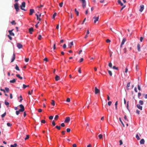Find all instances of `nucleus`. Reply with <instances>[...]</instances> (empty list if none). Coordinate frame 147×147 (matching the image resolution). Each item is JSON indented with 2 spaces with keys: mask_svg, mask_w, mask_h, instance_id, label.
I'll return each instance as SVG.
<instances>
[{
  "mask_svg": "<svg viewBox=\"0 0 147 147\" xmlns=\"http://www.w3.org/2000/svg\"><path fill=\"white\" fill-rule=\"evenodd\" d=\"M25 2L24 1L22 3L21 5L20 6V7L21 8V9L24 11H26V10L24 8L25 7Z\"/></svg>",
  "mask_w": 147,
  "mask_h": 147,
  "instance_id": "f257e3e1",
  "label": "nucleus"
},
{
  "mask_svg": "<svg viewBox=\"0 0 147 147\" xmlns=\"http://www.w3.org/2000/svg\"><path fill=\"white\" fill-rule=\"evenodd\" d=\"M14 7L15 9H16V11L18 12L19 10L20 9L19 8L18 3H17L14 5Z\"/></svg>",
  "mask_w": 147,
  "mask_h": 147,
  "instance_id": "f03ea898",
  "label": "nucleus"
},
{
  "mask_svg": "<svg viewBox=\"0 0 147 147\" xmlns=\"http://www.w3.org/2000/svg\"><path fill=\"white\" fill-rule=\"evenodd\" d=\"M19 107L20 108V109L19 110L21 112H23L24 111V107L22 104L20 105Z\"/></svg>",
  "mask_w": 147,
  "mask_h": 147,
  "instance_id": "7ed1b4c3",
  "label": "nucleus"
},
{
  "mask_svg": "<svg viewBox=\"0 0 147 147\" xmlns=\"http://www.w3.org/2000/svg\"><path fill=\"white\" fill-rule=\"evenodd\" d=\"M99 16L96 17V16L93 17V19L94 20V23H96L97 21L98 20Z\"/></svg>",
  "mask_w": 147,
  "mask_h": 147,
  "instance_id": "20e7f679",
  "label": "nucleus"
},
{
  "mask_svg": "<svg viewBox=\"0 0 147 147\" xmlns=\"http://www.w3.org/2000/svg\"><path fill=\"white\" fill-rule=\"evenodd\" d=\"M80 1H82V7L84 8L85 7L86 5V2L85 0H80Z\"/></svg>",
  "mask_w": 147,
  "mask_h": 147,
  "instance_id": "39448f33",
  "label": "nucleus"
},
{
  "mask_svg": "<svg viewBox=\"0 0 147 147\" xmlns=\"http://www.w3.org/2000/svg\"><path fill=\"white\" fill-rule=\"evenodd\" d=\"M70 121V118L69 117H66L65 120L64 121L66 123H68Z\"/></svg>",
  "mask_w": 147,
  "mask_h": 147,
  "instance_id": "423d86ee",
  "label": "nucleus"
},
{
  "mask_svg": "<svg viewBox=\"0 0 147 147\" xmlns=\"http://www.w3.org/2000/svg\"><path fill=\"white\" fill-rule=\"evenodd\" d=\"M100 92V90L97 88L96 87H95V93L96 94H98Z\"/></svg>",
  "mask_w": 147,
  "mask_h": 147,
  "instance_id": "0eeeda50",
  "label": "nucleus"
},
{
  "mask_svg": "<svg viewBox=\"0 0 147 147\" xmlns=\"http://www.w3.org/2000/svg\"><path fill=\"white\" fill-rule=\"evenodd\" d=\"M126 41V39L125 38H124L122 41V42H121V45H120V47H122V46L124 44L125 42Z\"/></svg>",
  "mask_w": 147,
  "mask_h": 147,
  "instance_id": "6e6552de",
  "label": "nucleus"
},
{
  "mask_svg": "<svg viewBox=\"0 0 147 147\" xmlns=\"http://www.w3.org/2000/svg\"><path fill=\"white\" fill-rule=\"evenodd\" d=\"M144 5H140V9L139 11L140 12H142L144 9Z\"/></svg>",
  "mask_w": 147,
  "mask_h": 147,
  "instance_id": "1a4fd4ad",
  "label": "nucleus"
},
{
  "mask_svg": "<svg viewBox=\"0 0 147 147\" xmlns=\"http://www.w3.org/2000/svg\"><path fill=\"white\" fill-rule=\"evenodd\" d=\"M13 30V29H12L11 30H8V32L9 33V34L11 36H14V34L12 32V31Z\"/></svg>",
  "mask_w": 147,
  "mask_h": 147,
  "instance_id": "9d476101",
  "label": "nucleus"
},
{
  "mask_svg": "<svg viewBox=\"0 0 147 147\" xmlns=\"http://www.w3.org/2000/svg\"><path fill=\"white\" fill-rule=\"evenodd\" d=\"M17 47L19 49H21L22 47V45L20 43H18L17 45Z\"/></svg>",
  "mask_w": 147,
  "mask_h": 147,
  "instance_id": "9b49d317",
  "label": "nucleus"
},
{
  "mask_svg": "<svg viewBox=\"0 0 147 147\" xmlns=\"http://www.w3.org/2000/svg\"><path fill=\"white\" fill-rule=\"evenodd\" d=\"M30 13H29V15H31L34 12V10L33 9H31L30 10Z\"/></svg>",
  "mask_w": 147,
  "mask_h": 147,
  "instance_id": "f8f14e48",
  "label": "nucleus"
},
{
  "mask_svg": "<svg viewBox=\"0 0 147 147\" xmlns=\"http://www.w3.org/2000/svg\"><path fill=\"white\" fill-rule=\"evenodd\" d=\"M34 29L33 28H30L29 29V31L30 34H32V32L33 31Z\"/></svg>",
  "mask_w": 147,
  "mask_h": 147,
  "instance_id": "ddd939ff",
  "label": "nucleus"
},
{
  "mask_svg": "<svg viewBox=\"0 0 147 147\" xmlns=\"http://www.w3.org/2000/svg\"><path fill=\"white\" fill-rule=\"evenodd\" d=\"M15 58H16L15 55L14 53H13V57L11 61V62H13L14 61V60L15 59Z\"/></svg>",
  "mask_w": 147,
  "mask_h": 147,
  "instance_id": "4468645a",
  "label": "nucleus"
},
{
  "mask_svg": "<svg viewBox=\"0 0 147 147\" xmlns=\"http://www.w3.org/2000/svg\"><path fill=\"white\" fill-rule=\"evenodd\" d=\"M137 108L140 110H142V106H140L139 104H137Z\"/></svg>",
  "mask_w": 147,
  "mask_h": 147,
  "instance_id": "2eb2a0df",
  "label": "nucleus"
},
{
  "mask_svg": "<svg viewBox=\"0 0 147 147\" xmlns=\"http://www.w3.org/2000/svg\"><path fill=\"white\" fill-rule=\"evenodd\" d=\"M137 49L138 50V51H140V45L138 43L137 44Z\"/></svg>",
  "mask_w": 147,
  "mask_h": 147,
  "instance_id": "dca6fc26",
  "label": "nucleus"
},
{
  "mask_svg": "<svg viewBox=\"0 0 147 147\" xmlns=\"http://www.w3.org/2000/svg\"><path fill=\"white\" fill-rule=\"evenodd\" d=\"M55 79L56 81H58L60 80V77L59 76L56 75L55 77Z\"/></svg>",
  "mask_w": 147,
  "mask_h": 147,
  "instance_id": "f3484780",
  "label": "nucleus"
},
{
  "mask_svg": "<svg viewBox=\"0 0 147 147\" xmlns=\"http://www.w3.org/2000/svg\"><path fill=\"white\" fill-rule=\"evenodd\" d=\"M140 143L141 144H143L144 143V140L143 139H142L140 141Z\"/></svg>",
  "mask_w": 147,
  "mask_h": 147,
  "instance_id": "a211bd4d",
  "label": "nucleus"
},
{
  "mask_svg": "<svg viewBox=\"0 0 147 147\" xmlns=\"http://www.w3.org/2000/svg\"><path fill=\"white\" fill-rule=\"evenodd\" d=\"M117 2L119 4H120L121 5V6H123V4L121 2V1L120 0H118L117 1Z\"/></svg>",
  "mask_w": 147,
  "mask_h": 147,
  "instance_id": "6ab92c4d",
  "label": "nucleus"
},
{
  "mask_svg": "<svg viewBox=\"0 0 147 147\" xmlns=\"http://www.w3.org/2000/svg\"><path fill=\"white\" fill-rule=\"evenodd\" d=\"M75 12L77 16H79V11H78L76 8L74 9Z\"/></svg>",
  "mask_w": 147,
  "mask_h": 147,
  "instance_id": "aec40b11",
  "label": "nucleus"
},
{
  "mask_svg": "<svg viewBox=\"0 0 147 147\" xmlns=\"http://www.w3.org/2000/svg\"><path fill=\"white\" fill-rule=\"evenodd\" d=\"M16 80L15 79H13L12 80H11L10 81V82L11 83H14L16 82Z\"/></svg>",
  "mask_w": 147,
  "mask_h": 147,
  "instance_id": "412c9836",
  "label": "nucleus"
},
{
  "mask_svg": "<svg viewBox=\"0 0 147 147\" xmlns=\"http://www.w3.org/2000/svg\"><path fill=\"white\" fill-rule=\"evenodd\" d=\"M73 45V42L72 41L70 43V45H69V48H70L71 47V46Z\"/></svg>",
  "mask_w": 147,
  "mask_h": 147,
  "instance_id": "4be33fe9",
  "label": "nucleus"
},
{
  "mask_svg": "<svg viewBox=\"0 0 147 147\" xmlns=\"http://www.w3.org/2000/svg\"><path fill=\"white\" fill-rule=\"evenodd\" d=\"M16 76L17 77H18L21 80L22 79V77H21L19 74H17L16 75Z\"/></svg>",
  "mask_w": 147,
  "mask_h": 147,
  "instance_id": "5701e85b",
  "label": "nucleus"
},
{
  "mask_svg": "<svg viewBox=\"0 0 147 147\" xmlns=\"http://www.w3.org/2000/svg\"><path fill=\"white\" fill-rule=\"evenodd\" d=\"M35 15L37 17V20H38L39 21H40L41 20V19L40 18H39L38 15L36 13V14Z\"/></svg>",
  "mask_w": 147,
  "mask_h": 147,
  "instance_id": "b1692460",
  "label": "nucleus"
},
{
  "mask_svg": "<svg viewBox=\"0 0 147 147\" xmlns=\"http://www.w3.org/2000/svg\"><path fill=\"white\" fill-rule=\"evenodd\" d=\"M17 146V144L16 143H15L13 145H11L10 147H16Z\"/></svg>",
  "mask_w": 147,
  "mask_h": 147,
  "instance_id": "393cba45",
  "label": "nucleus"
},
{
  "mask_svg": "<svg viewBox=\"0 0 147 147\" xmlns=\"http://www.w3.org/2000/svg\"><path fill=\"white\" fill-rule=\"evenodd\" d=\"M52 102L51 103V104L53 105V106H54L55 105V102L54 100H51Z\"/></svg>",
  "mask_w": 147,
  "mask_h": 147,
  "instance_id": "a878e982",
  "label": "nucleus"
},
{
  "mask_svg": "<svg viewBox=\"0 0 147 147\" xmlns=\"http://www.w3.org/2000/svg\"><path fill=\"white\" fill-rule=\"evenodd\" d=\"M108 72L110 76H112V74L111 71L108 70Z\"/></svg>",
  "mask_w": 147,
  "mask_h": 147,
  "instance_id": "bb28decb",
  "label": "nucleus"
},
{
  "mask_svg": "<svg viewBox=\"0 0 147 147\" xmlns=\"http://www.w3.org/2000/svg\"><path fill=\"white\" fill-rule=\"evenodd\" d=\"M119 120H120V122H121V124H122V125L124 127L125 126V125H124L123 123V122L122 121L121 119V118L120 117L119 118Z\"/></svg>",
  "mask_w": 147,
  "mask_h": 147,
  "instance_id": "cd10ccee",
  "label": "nucleus"
},
{
  "mask_svg": "<svg viewBox=\"0 0 147 147\" xmlns=\"http://www.w3.org/2000/svg\"><path fill=\"white\" fill-rule=\"evenodd\" d=\"M5 104L7 106V107H8L9 104V103L8 102H7L6 101H5Z\"/></svg>",
  "mask_w": 147,
  "mask_h": 147,
  "instance_id": "c85d7f7f",
  "label": "nucleus"
},
{
  "mask_svg": "<svg viewBox=\"0 0 147 147\" xmlns=\"http://www.w3.org/2000/svg\"><path fill=\"white\" fill-rule=\"evenodd\" d=\"M56 15H57V13L56 12H55L52 18L54 19L55 18V16H56Z\"/></svg>",
  "mask_w": 147,
  "mask_h": 147,
  "instance_id": "c756f323",
  "label": "nucleus"
},
{
  "mask_svg": "<svg viewBox=\"0 0 147 147\" xmlns=\"http://www.w3.org/2000/svg\"><path fill=\"white\" fill-rule=\"evenodd\" d=\"M23 88L24 89L25 88L27 87H28L29 86V85H26L24 84H23Z\"/></svg>",
  "mask_w": 147,
  "mask_h": 147,
  "instance_id": "7c9ffc66",
  "label": "nucleus"
},
{
  "mask_svg": "<svg viewBox=\"0 0 147 147\" xmlns=\"http://www.w3.org/2000/svg\"><path fill=\"white\" fill-rule=\"evenodd\" d=\"M139 103L141 105H142L143 104V101L142 100H140L139 101Z\"/></svg>",
  "mask_w": 147,
  "mask_h": 147,
  "instance_id": "2f4dec72",
  "label": "nucleus"
},
{
  "mask_svg": "<svg viewBox=\"0 0 147 147\" xmlns=\"http://www.w3.org/2000/svg\"><path fill=\"white\" fill-rule=\"evenodd\" d=\"M15 69L16 70L19 71L20 70V69L19 68V67L17 65H16V67H15Z\"/></svg>",
  "mask_w": 147,
  "mask_h": 147,
  "instance_id": "473e14b6",
  "label": "nucleus"
},
{
  "mask_svg": "<svg viewBox=\"0 0 147 147\" xmlns=\"http://www.w3.org/2000/svg\"><path fill=\"white\" fill-rule=\"evenodd\" d=\"M11 23L12 25H16V23L15 22V21L14 20H13L12 22H11Z\"/></svg>",
  "mask_w": 147,
  "mask_h": 147,
  "instance_id": "72a5a7b5",
  "label": "nucleus"
},
{
  "mask_svg": "<svg viewBox=\"0 0 147 147\" xmlns=\"http://www.w3.org/2000/svg\"><path fill=\"white\" fill-rule=\"evenodd\" d=\"M6 114V112L4 113L2 115L1 117L2 118L4 117L5 116Z\"/></svg>",
  "mask_w": 147,
  "mask_h": 147,
  "instance_id": "f704fd0d",
  "label": "nucleus"
},
{
  "mask_svg": "<svg viewBox=\"0 0 147 147\" xmlns=\"http://www.w3.org/2000/svg\"><path fill=\"white\" fill-rule=\"evenodd\" d=\"M55 128H57L59 130H60L61 129V126L57 125L55 126Z\"/></svg>",
  "mask_w": 147,
  "mask_h": 147,
  "instance_id": "c9c22d12",
  "label": "nucleus"
},
{
  "mask_svg": "<svg viewBox=\"0 0 147 147\" xmlns=\"http://www.w3.org/2000/svg\"><path fill=\"white\" fill-rule=\"evenodd\" d=\"M21 112L20 110H19L18 111H16V113L17 115H18L20 113V112Z\"/></svg>",
  "mask_w": 147,
  "mask_h": 147,
  "instance_id": "e433bc0d",
  "label": "nucleus"
},
{
  "mask_svg": "<svg viewBox=\"0 0 147 147\" xmlns=\"http://www.w3.org/2000/svg\"><path fill=\"white\" fill-rule=\"evenodd\" d=\"M99 138V139H101L102 138L103 136L102 134H100L98 135V136Z\"/></svg>",
  "mask_w": 147,
  "mask_h": 147,
  "instance_id": "4c0bfd02",
  "label": "nucleus"
},
{
  "mask_svg": "<svg viewBox=\"0 0 147 147\" xmlns=\"http://www.w3.org/2000/svg\"><path fill=\"white\" fill-rule=\"evenodd\" d=\"M124 119L125 120L127 121H128V119L127 118V117L126 115H124Z\"/></svg>",
  "mask_w": 147,
  "mask_h": 147,
  "instance_id": "58836bf2",
  "label": "nucleus"
},
{
  "mask_svg": "<svg viewBox=\"0 0 147 147\" xmlns=\"http://www.w3.org/2000/svg\"><path fill=\"white\" fill-rule=\"evenodd\" d=\"M136 138L138 140H139L140 139V138L139 137V136L138 134H137L136 135Z\"/></svg>",
  "mask_w": 147,
  "mask_h": 147,
  "instance_id": "ea45409f",
  "label": "nucleus"
},
{
  "mask_svg": "<svg viewBox=\"0 0 147 147\" xmlns=\"http://www.w3.org/2000/svg\"><path fill=\"white\" fill-rule=\"evenodd\" d=\"M5 91H6L7 92H9V88L7 87H6L5 88Z\"/></svg>",
  "mask_w": 147,
  "mask_h": 147,
  "instance_id": "a19ab883",
  "label": "nucleus"
},
{
  "mask_svg": "<svg viewBox=\"0 0 147 147\" xmlns=\"http://www.w3.org/2000/svg\"><path fill=\"white\" fill-rule=\"evenodd\" d=\"M113 68L114 69H115L116 70H118V67H116L115 66H114L113 67Z\"/></svg>",
  "mask_w": 147,
  "mask_h": 147,
  "instance_id": "79ce46f5",
  "label": "nucleus"
},
{
  "mask_svg": "<svg viewBox=\"0 0 147 147\" xmlns=\"http://www.w3.org/2000/svg\"><path fill=\"white\" fill-rule=\"evenodd\" d=\"M59 118V116L58 115H56L55 116V120H57Z\"/></svg>",
  "mask_w": 147,
  "mask_h": 147,
  "instance_id": "37998d69",
  "label": "nucleus"
},
{
  "mask_svg": "<svg viewBox=\"0 0 147 147\" xmlns=\"http://www.w3.org/2000/svg\"><path fill=\"white\" fill-rule=\"evenodd\" d=\"M71 131V129L70 128H68L67 129L66 131L67 132H70Z\"/></svg>",
  "mask_w": 147,
  "mask_h": 147,
  "instance_id": "c03bdc74",
  "label": "nucleus"
},
{
  "mask_svg": "<svg viewBox=\"0 0 147 147\" xmlns=\"http://www.w3.org/2000/svg\"><path fill=\"white\" fill-rule=\"evenodd\" d=\"M108 65L110 67H111V68L112 67V63L111 62L109 63Z\"/></svg>",
  "mask_w": 147,
  "mask_h": 147,
  "instance_id": "a18cd8bd",
  "label": "nucleus"
},
{
  "mask_svg": "<svg viewBox=\"0 0 147 147\" xmlns=\"http://www.w3.org/2000/svg\"><path fill=\"white\" fill-rule=\"evenodd\" d=\"M63 2H61L59 3V5L61 7H62L63 6Z\"/></svg>",
  "mask_w": 147,
  "mask_h": 147,
  "instance_id": "49530a36",
  "label": "nucleus"
},
{
  "mask_svg": "<svg viewBox=\"0 0 147 147\" xmlns=\"http://www.w3.org/2000/svg\"><path fill=\"white\" fill-rule=\"evenodd\" d=\"M42 36L41 35H39L38 36V38L39 40H40L41 39Z\"/></svg>",
  "mask_w": 147,
  "mask_h": 147,
  "instance_id": "de8ad7c7",
  "label": "nucleus"
},
{
  "mask_svg": "<svg viewBox=\"0 0 147 147\" xmlns=\"http://www.w3.org/2000/svg\"><path fill=\"white\" fill-rule=\"evenodd\" d=\"M112 103V102L110 101L108 102V105L109 106H110L111 105V104Z\"/></svg>",
  "mask_w": 147,
  "mask_h": 147,
  "instance_id": "09e8293b",
  "label": "nucleus"
},
{
  "mask_svg": "<svg viewBox=\"0 0 147 147\" xmlns=\"http://www.w3.org/2000/svg\"><path fill=\"white\" fill-rule=\"evenodd\" d=\"M29 137V135H27L26 137L24 139L25 140H26L28 139Z\"/></svg>",
  "mask_w": 147,
  "mask_h": 147,
  "instance_id": "8fccbe9b",
  "label": "nucleus"
},
{
  "mask_svg": "<svg viewBox=\"0 0 147 147\" xmlns=\"http://www.w3.org/2000/svg\"><path fill=\"white\" fill-rule=\"evenodd\" d=\"M7 125L8 126L10 127L11 126L12 124L9 123H7Z\"/></svg>",
  "mask_w": 147,
  "mask_h": 147,
  "instance_id": "3c124183",
  "label": "nucleus"
},
{
  "mask_svg": "<svg viewBox=\"0 0 147 147\" xmlns=\"http://www.w3.org/2000/svg\"><path fill=\"white\" fill-rule=\"evenodd\" d=\"M41 123H45L46 121L45 120L43 119L41 120Z\"/></svg>",
  "mask_w": 147,
  "mask_h": 147,
  "instance_id": "603ef678",
  "label": "nucleus"
},
{
  "mask_svg": "<svg viewBox=\"0 0 147 147\" xmlns=\"http://www.w3.org/2000/svg\"><path fill=\"white\" fill-rule=\"evenodd\" d=\"M84 59L83 58H81L80 59V60L79 61V62L80 63L82 62L83 61Z\"/></svg>",
  "mask_w": 147,
  "mask_h": 147,
  "instance_id": "864d4df0",
  "label": "nucleus"
},
{
  "mask_svg": "<svg viewBox=\"0 0 147 147\" xmlns=\"http://www.w3.org/2000/svg\"><path fill=\"white\" fill-rule=\"evenodd\" d=\"M70 101V98H67L66 100V101L68 102H69Z\"/></svg>",
  "mask_w": 147,
  "mask_h": 147,
  "instance_id": "5fc2aeb1",
  "label": "nucleus"
},
{
  "mask_svg": "<svg viewBox=\"0 0 147 147\" xmlns=\"http://www.w3.org/2000/svg\"><path fill=\"white\" fill-rule=\"evenodd\" d=\"M52 124L53 126H55V123L54 121H53L52 122Z\"/></svg>",
  "mask_w": 147,
  "mask_h": 147,
  "instance_id": "6e6d98bb",
  "label": "nucleus"
},
{
  "mask_svg": "<svg viewBox=\"0 0 147 147\" xmlns=\"http://www.w3.org/2000/svg\"><path fill=\"white\" fill-rule=\"evenodd\" d=\"M29 60V58H26L25 59V61L26 62H28Z\"/></svg>",
  "mask_w": 147,
  "mask_h": 147,
  "instance_id": "4d7b16f0",
  "label": "nucleus"
},
{
  "mask_svg": "<svg viewBox=\"0 0 147 147\" xmlns=\"http://www.w3.org/2000/svg\"><path fill=\"white\" fill-rule=\"evenodd\" d=\"M130 82H128L127 84V87H129L130 86Z\"/></svg>",
  "mask_w": 147,
  "mask_h": 147,
  "instance_id": "13d9d810",
  "label": "nucleus"
},
{
  "mask_svg": "<svg viewBox=\"0 0 147 147\" xmlns=\"http://www.w3.org/2000/svg\"><path fill=\"white\" fill-rule=\"evenodd\" d=\"M143 38L142 37H141L140 38V40L141 42H142V41Z\"/></svg>",
  "mask_w": 147,
  "mask_h": 147,
  "instance_id": "bf43d9fd",
  "label": "nucleus"
},
{
  "mask_svg": "<svg viewBox=\"0 0 147 147\" xmlns=\"http://www.w3.org/2000/svg\"><path fill=\"white\" fill-rule=\"evenodd\" d=\"M44 60V61H46V62H47L48 61V58L47 57L45 58Z\"/></svg>",
  "mask_w": 147,
  "mask_h": 147,
  "instance_id": "052dcab7",
  "label": "nucleus"
},
{
  "mask_svg": "<svg viewBox=\"0 0 147 147\" xmlns=\"http://www.w3.org/2000/svg\"><path fill=\"white\" fill-rule=\"evenodd\" d=\"M53 48L54 50L56 49V44L55 43L54 44Z\"/></svg>",
  "mask_w": 147,
  "mask_h": 147,
  "instance_id": "680f3d73",
  "label": "nucleus"
},
{
  "mask_svg": "<svg viewBox=\"0 0 147 147\" xmlns=\"http://www.w3.org/2000/svg\"><path fill=\"white\" fill-rule=\"evenodd\" d=\"M106 42L107 43H109V42H111V40H110L109 39H107L106 40Z\"/></svg>",
  "mask_w": 147,
  "mask_h": 147,
  "instance_id": "e2e57ef3",
  "label": "nucleus"
},
{
  "mask_svg": "<svg viewBox=\"0 0 147 147\" xmlns=\"http://www.w3.org/2000/svg\"><path fill=\"white\" fill-rule=\"evenodd\" d=\"M61 126L64 127L65 126V124L64 123H62L61 124Z\"/></svg>",
  "mask_w": 147,
  "mask_h": 147,
  "instance_id": "0e129e2a",
  "label": "nucleus"
},
{
  "mask_svg": "<svg viewBox=\"0 0 147 147\" xmlns=\"http://www.w3.org/2000/svg\"><path fill=\"white\" fill-rule=\"evenodd\" d=\"M7 36L8 37H9V39L10 40H11L12 39V37L9 35H7Z\"/></svg>",
  "mask_w": 147,
  "mask_h": 147,
  "instance_id": "69168bd1",
  "label": "nucleus"
},
{
  "mask_svg": "<svg viewBox=\"0 0 147 147\" xmlns=\"http://www.w3.org/2000/svg\"><path fill=\"white\" fill-rule=\"evenodd\" d=\"M49 118L50 119H52L53 118V116H51L49 117Z\"/></svg>",
  "mask_w": 147,
  "mask_h": 147,
  "instance_id": "338daca9",
  "label": "nucleus"
},
{
  "mask_svg": "<svg viewBox=\"0 0 147 147\" xmlns=\"http://www.w3.org/2000/svg\"><path fill=\"white\" fill-rule=\"evenodd\" d=\"M140 111L139 110H138L137 109L136 110V113L138 114H140Z\"/></svg>",
  "mask_w": 147,
  "mask_h": 147,
  "instance_id": "774afa93",
  "label": "nucleus"
}]
</instances>
